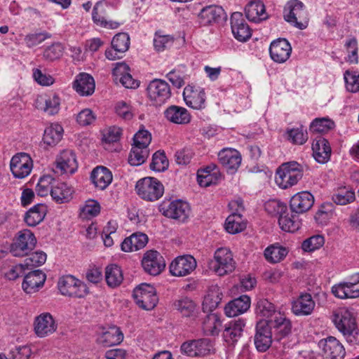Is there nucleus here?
Wrapping results in <instances>:
<instances>
[{
    "label": "nucleus",
    "instance_id": "f257e3e1",
    "mask_svg": "<svg viewBox=\"0 0 359 359\" xmlns=\"http://www.w3.org/2000/svg\"><path fill=\"white\" fill-rule=\"evenodd\" d=\"M331 319L348 344H359V329L353 312L346 308H339L332 312Z\"/></svg>",
    "mask_w": 359,
    "mask_h": 359
},
{
    "label": "nucleus",
    "instance_id": "f03ea898",
    "mask_svg": "<svg viewBox=\"0 0 359 359\" xmlns=\"http://www.w3.org/2000/svg\"><path fill=\"white\" fill-rule=\"evenodd\" d=\"M265 210L270 213L279 214L278 224L282 230L294 232L300 228V222L296 217L289 215L287 207L277 201H271L265 203Z\"/></svg>",
    "mask_w": 359,
    "mask_h": 359
},
{
    "label": "nucleus",
    "instance_id": "7ed1b4c3",
    "mask_svg": "<svg viewBox=\"0 0 359 359\" xmlns=\"http://www.w3.org/2000/svg\"><path fill=\"white\" fill-rule=\"evenodd\" d=\"M284 19L299 29H304L308 25V14L302 2L291 0L284 8Z\"/></svg>",
    "mask_w": 359,
    "mask_h": 359
},
{
    "label": "nucleus",
    "instance_id": "20e7f679",
    "mask_svg": "<svg viewBox=\"0 0 359 359\" xmlns=\"http://www.w3.org/2000/svg\"><path fill=\"white\" fill-rule=\"evenodd\" d=\"M57 288L62 295L74 298H83L89 292L86 285L72 275L60 277Z\"/></svg>",
    "mask_w": 359,
    "mask_h": 359
},
{
    "label": "nucleus",
    "instance_id": "39448f33",
    "mask_svg": "<svg viewBox=\"0 0 359 359\" xmlns=\"http://www.w3.org/2000/svg\"><path fill=\"white\" fill-rule=\"evenodd\" d=\"M135 189L142 199L154 201L159 199L163 194V184L156 178L144 177L137 181Z\"/></svg>",
    "mask_w": 359,
    "mask_h": 359
},
{
    "label": "nucleus",
    "instance_id": "423d86ee",
    "mask_svg": "<svg viewBox=\"0 0 359 359\" xmlns=\"http://www.w3.org/2000/svg\"><path fill=\"white\" fill-rule=\"evenodd\" d=\"M147 93L151 104L155 107L162 106L171 97L170 85L162 79H155L150 81Z\"/></svg>",
    "mask_w": 359,
    "mask_h": 359
},
{
    "label": "nucleus",
    "instance_id": "0eeeda50",
    "mask_svg": "<svg viewBox=\"0 0 359 359\" xmlns=\"http://www.w3.org/2000/svg\"><path fill=\"white\" fill-rule=\"evenodd\" d=\"M136 304L147 311L153 309L158 302L155 288L147 283H142L136 287L133 292Z\"/></svg>",
    "mask_w": 359,
    "mask_h": 359
},
{
    "label": "nucleus",
    "instance_id": "6e6552de",
    "mask_svg": "<svg viewBox=\"0 0 359 359\" xmlns=\"http://www.w3.org/2000/svg\"><path fill=\"white\" fill-rule=\"evenodd\" d=\"M36 238L29 229L19 231L11 245V252L15 257H22L28 255L35 248Z\"/></svg>",
    "mask_w": 359,
    "mask_h": 359
},
{
    "label": "nucleus",
    "instance_id": "1a4fd4ad",
    "mask_svg": "<svg viewBox=\"0 0 359 359\" xmlns=\"http://www.w3.org/2000/svg\"><path fill=\"white\" fill-rule=\"evenodd\" d=\"M264 320L267 323L269 327L272 330L274 340L280 341L291 332V321L285 313L280 311L276 313L273 318Z\"/></svg>",
    "mask_w": 359,
    "mask_h": 359
},
{
    "label": "nucleus",
    "instance_id": "9d476101",
    "mask_svg": "<svg viewBox=\"0 0 359 359\" xmlns=\"http://www.w3.org/2000/svg\"><path fill=\"white\" fill-rule=\"evenodd\" d=\"M323 359H343L346 351L343 344L334 337L330 336L318 342Z\"/></svg>",
    "mask_w": 359,
    "mask_h": 359
},
{
    "label": "nucleus",
    "instance_id": "9b49d317",
    "mask_svg": "<svg viewBox=\"0 0 359 359\" xmlns=\"http://www.w3.org/2000/svg\"><path fill=\"white\" fill-rule=\"evenodd\" d=\"M32 167V160L25 153L18 154L11 160V170L15 178H25L30 173Z\"/></svg>",
    "mask_w": 359,
    "mask_h": 359
},
{
    "label": "nucleus",
    "instance_id": "f8f14e48",
    "mask_svg": "<svg viewBox=\"0 0 359 359\" xmlns=\"http://www.w3.org/2000/svg\"><path fill=\"white\" fill-rule=\"evenodd\" d=\"M273 337L272 330L269 327L267 323L263 320L257 322L254 337L257 350L259 352L267 351L271 345Z\"/></svg>",
    "mask_w": 359,
    "mask_h": 359
},
{
    "label": "nucleus",
    "instance_id": "ddd939ff",
    "mask_svg": "<svg viewBox=\"0 0 359 359\" xmlns=\"http://www.w3.org/2000/svg\"><path fill=\"white\" fill-rule=\"evenodd\" d=\"M231 27L234 37L239 41H246L252 36L251 29L241 12H234L231 15Z\"/></svg>",
    "mask_w": 359,
    "mask_h": 359
},
{
    "label": "nucleus",
    "instance_id": "4468645a",
    "mask_svg": "<svg viewBox=\"0 0 359 359\" xmlns=\"http://www.w3.org/2000/svg\"><path fill=\"white\" fill-rule=\"evenodd\" d=\"M292 53L290 43L285 39H278L271 42L269 53L271 59L278 63H283L287 60Z\"/></svg>",
    "mask_w": 359,
    "mask_h": 359
},
{
    "label": "nucleus",
    "instance_id": "2eb2a0df",
    "mask_svg": "<svg viewBox=\"0 0 359 359\" xmlns=\"http://www.w3.org/2000/svg\"><path fill=\"white\" fill-rule=\"evenodd\" d=\"M313 203V196L309 191H302L291 198L290 207L292 212L302 214L310 210Z\"/></svg>",
    "mask_w": 359,
    "mask_h": 359
},
{
    "label": "nucleus",
    "instance_id": "dca6fc26",
    "mask_svg": "<svg viewBox=\"0 0 359 359\" xmlns=\"http://www.w3.org/2000/svg\"><path fill=\"white\" fill-rule=\"evenodd\" d=\"M57 329V325L53 316L44 313L36 317L34 322V331L39 337H45L53 334Z\"/></svg>",
    "mask_w": 359,
    "mask_h": 359
},
{
    "label": "nucleus",
    "instance_id": "f3484780",
    "mask_svg": "<svg viewBox=\"0 0 359 359\" xmlns=\"http://www.w3.org/2000/svg\"><path fill=\"white\" fill-rule=\"evenodd\" d=\"M183 97L186 104L193 109H201L205 107V94L203 89L187 86L184 89Z\"/></svg>",
    "mask_w": 359,
    "mask_h": 359
},
{
    "label": "nucleus",
    "instance_id": "a211bd4d",
    "mask_svg": "<svg viewBox=\"0 0 359 359\" xmlns=\"http://www.w3.org/2000/svg\"><path fill=\"white\" fill-rule=\"evenodd\" d=\"M46 279V275L43 271H30L25 275L22 287L27 294L36 292L43 286Z\"/></svg>",
    "mask_w": 359,
    "mask_h": 359
},
{
    "label": "nucleus",
    "instance_id": "6ab92c4d",
    "mask_svg": "<svg viewBox=\"0 0 359 359\" xmlns=\"http://www.w3.org/2000/svg\"><path fill=\"white\" fill-rule=\"evenodd\" d=\"M76 156L72 150H64L56 159V168L61 174H73L77 170Z\"/></svg>",
    "mask_w": 359,
    "mask_h": 359
},
{
    "label": "nucleus",
    "instance_id": "aec40b11",
    "mask_svg": "<svg viewBox=\"0 0 359 359\" xmlns=\"http://www.w3.org/2000/svg\"><path fill=\"white\" fill-rule=\"evenodd\" d=\"M111 6L105 1H100L95 5L92 17L93 22L102 27L111 29L112 22L108 20V13L110 11Z\"/></svg>",
    "mask_w": 359,
    "mask_h": 359
},
{
    "label": "nucleus",
    "instance_id": "412c9836",
    "mask_svg": "<svg viewBox=\"0 0 359 359\" xmlns=\"http://www.w3.org/2000/svg\"><path fill=\"white\" fill-rule=\"evenodd\" d=\"M73 88L81 96L91 95L95 88L93 77L87 73H80L73 82Z\"/></svg>",
    "mask_w": 359,
    "mask_h": 359
},
{
    "label": "nucleus",
    "instance_id": "4be33fe9",
    "mask_svg": "<svg viewBox=\"0 0 359 359\" xmlns=\"http://www.w3.org/2000/svg\"><path fill=\"white\" fill-rule=\"evenodd\" d=\"M190 208L188 203L182 201L171 202L164 211L165 216L181 222H184L189 217Z\"/></svg>",
    "mask_w": 359,
    "mask_h": 359
},
{
    "label": "nucleus",
    "instance_id": "5701e85b",
    "mask_svg": "<svg viewBox=\"0 0 359 359\" xmlns=\"http://www.w3.org/2000/svg\"><path fill=\"white\" fill-rule=\"evenodd\" d=\"M222 165L229 172H233L241 163V156L238 151L231 149H224L218 154Z\"/></svg>",
    "mask_w": 359,
    "mask_h": 359
},
{
    "label": "nucleus",
    "instance_id": "b1692460",
    "mask_svg": "<svg viewBox=\"0 0 359 359\" xmlns=\"http://www.w3.org/2000/svg\"><path fill=\"white\" fill-rule=\"evenodd\" d=\"M245 325L244 320L238 318L229 322L224 327L223 337L226 342L233 344L241 337L243 327Z\"/></svg>",
    "mask_w": 359,
    "mask_h": 359
},
{
    "label": "nucleus",
    "instance_id": "393cba45",
    "mask_svg": "<svg viewBox=\"0 0 359 359\" xmlns=\"http://www.w3.org/2000/svg\"><path fill=\"white\" fill-rule=\"evenodd\" d=\"M315 308V302L309 293L301 294L292 302V310L296 316H309Z\"/></svg>",
    "mask_w": 359,
    "mask_h": 359
},
{
    "label": "nucleus",
    "instance_id": "a878e982",
    "mask_svg": "<svg viewBox=\"0 0 359 359\" xmlns=\"http://www.w3.org/2000/svg\"><path fill=\"white\" fill-rule=\"evenodd\" d=\"M313 156L316 161L326 163L331 155V147L328 141L323 137H318L312 144Z\"/></svg>",
    "mask_w": 359,
    "mask_h": 359
},
{
    "label": "nucleus",
    "instance_id": "bb28decb",
    "mask_svg": "<svg viewBox=\"0 0 359 359\" xmlns=\"http://www.w3.org/2000/svg\"><path fill=\"white\" fill-rule=\"evenodd\" d=\"M224 14L222 7L211 5L203 8L198 14L200 23L203 26L218 22Z\"/></svg>",
    "mask_w": 359,
    "mask_h": 359
},
{
    "label": "nucleus",
    "instance_id": "cd10ccee",
    "mask_svg": "<svg viewBox=\"0 0 359 359\" xmlns=\"http://www.w3.org/2000/svg\"><path fill=\"white\" fill-rule=\"evenodd\" d=\"M72 187L65 182L54 179V183L50 189V196L54 201L57 203H67L72 198Z\"/></svg>",
    "mask_w": 359,
    "mask_h": 359
},
{
    "label": "nucleus",
    "instance_id": "c85d7f7f",
    "mask_svg": "<svg viewBox=\"0 0 359 359\" xmlns=\"http://www.w3.org/2000/svg\"><path fill=\"white\" fill-rule=\"evenodd\" d=\"M250 306V297L247 295H241L229 302L224 308V312L227 316L234 317L247 311Z\"/></svg>",
    "mask_w": 359,
    "mask_h": 359
},
{
    "label": "nucleus",
    "instance_id": "c756f323",
    "mask_svg": "<svg viewBox=\"0 0 359 359\" xmlns=\"http://www.w3.org/2000/svg\"><path fill=\"white\" fill-rule=\"evenodd\" d=\"M90 180L95 187L104 190L111 182L112 175L107 168L97 166L92 170Z\"/></svg>",
    "mask_w": 359,
    "mask_h": 359
},
{
    "label": "nucleus",
    "instance_id": "7c9ffc66",
    "mask_svg": "<svg viewBox=\"0 0 359 359\" xmlns=\"http://www.w3.org/2000/svg\"><path fill=\"white\" fill-rule=\"evenodd\" d=\"M148 243V237L142 232H135L124 239L121 244V250L124 252L137 251L143 248Z\"/></svg>",
    "mask_w": 359,
    "mask_h": 359
},
{
    "label": "nucleus",
    "instance_id": "2f4dec72",
    "mask_svg": "<svg viewBox=\"0 0 359 359\" xmlns=\"http://www.w3.org/2000/svg\"><path fill=\"white\" fill-rule=\"evenodd\" d=\"M168 121L176 124H187L191 120L188 111L182 107L171 105L164 111Z\"/></svg>",
    "mask_w": 359,
    "mask_h": 359
},
{
    "label": "nucleus",
    "instance_id": "473e14b6",
    "mask_svg": "<svg viewBox=\"0 0 359 359\" xmlns=\"http://www.w3.org/2000/svg\"><path fill=\"white\" fill-rule=\"evenodd\" d=\"M142 264L144 269H164L166 265L163 257L154 250H148L144 253Z\"/></svg>",
    "mask_w": 359,
    "mask_h": 359
},
{
    "label": "nucleus",
    "instance_id": "72a5a7b5",
    "mask_svg": "<svg viewBox=\"0 0 359 359\" xmlns=\"http://www.w3.org/2000/svg\"><path fill=\"white\" fill-rule=\"evenodd\" d=\"M246 18L255 22L265 20L267 15L265 13V6L260 1H252L245 8Z\"/></svg>",
    "mask_w": 359,
    "mask_h": 359
},
{
    "label": "nucleus",
    "instance_id": "f704fd0d",
    "mask_svg": "<svg viewBox=\"0 0 359 359\" xmlns=\"http://www.w3.org/2000/svg\"><path fill=\"white\" fill-rule=\"evenodd\" d=\"M47 208L44 204L38 203L31 208L25 215V222L29 226H35L43 221L46 215Z\"/></svg>",
    "mask_w": 359,
    "mask_h": 359
},
{
    "label": "nucleus",
    "instance_id": "c9c22d12",
    "mask_svg": "<svg viewBox=\"0 0 359 359\" xmlns=\"http://www.w3.org/2000/svg\"><path fill=\"white\" fill-rule=\"evenodd\" d=\"M215 259L217 263L213 269H220L224 268H235V262L233 259L231 252L224 248L217 250L215 253Z\"/></svg>",
    "mask_w": 359,
    "mask_h": 359
},
{
    "label": "nucleus",
    "instance_id": "e433bc0d",
    "mask_svg": "<svg viewBox=\"0 0 359 359\" xmlns=\"http://www.w3.org/2000/svg\"><path fill=\"white\" fill-rule=\"evenodd\" d=\"M64 130L59 123H52L47 127L43 134V142L45 144L53 146L57 144L62 139Z\"/></svg>",
    "mask_w": 359,
    "mask_h": 359
},
{
    "label": "nucleus",
    "instance_id": "4c0bfd02",
    "mask_svg": "<svg viewBox=\"0 0 359 359\" xmlns=\"http://www.w3.org/2000/svg\"><path fill=\"white\" fill-rule=\"evenodd\" d=\"M149 156V149L147 147L132 144L128 156V163L132 166L142 165Z\"/></svg>",
    "mask_w": 359,
    "mask_h": 359
},
{
    "label": "nucleus",
    "instance_id": "58836bf2",
    "mask_svg": "<svg viewBox=\"0 0 359 359\" xmlns=\"http://www.w3.org/2000/svg\"><path fill=\"white\" fill-rule=\"evenodd\" d=\"M100 205L98 201L93 199L86 201L79 209V217L81 219H91L100 212Z\"/></svg>",
    "mask_w": 359,
    "mask_h": 359
},
{
    "label": "nucleus",
    "instance_id": "ea45409f",
    "mask_svg": "<svg viewBox=\"0 0 359 359\" xmlns=\"http://www.w3.org/2000/svg\"><path fill=\"white\" fill-rule=\"evenodd\" d=\"M130 46V37L127 33L121 32L114 36V60L121 58L122 54L127 51Z\"/></svg>",
    "mask_w": 359,
    "mask_h": 359
},
{
    "label": "nucleus",
    "instance_id": "a19ab883",
    "mask_svg": "<svg viewBox=\"0 0 359 359\" xmlns=\"http://www.w3.org/2000/svg\"><path fill=\"white\" fill-rule=\"evenodd\" d=\"M173 306L184 317L191 316L196 308L194 302L187 297H182L175 300Z\"/></svg>",
    "mask_w": 359,
    "mask_h": 359
},
{
    "label": "nucleus",
    "instance_id": "79ce46f5",
    "mask_svg": "<svg viewBox=\"0 0 359 359\" xmlns=\"http://www.w3.org/2000/svg\"><path fill=\"white\" fill-rule=\"evenodd\" d=\"M353 290L352 285H351L349 280L340 282L332 287V293L336 297L341 299L356 298Z\"/></svg>",
    "mask_w": 359,
    "mask_h": 359
},
{
    "label": "nucleus",
    "instance_id": "37998d69",
    "mask_svg": "<svg viewBox=\"0 0 359 359\" xmlns=\"http://www.w3.org/2000/svg\"><path fill=\"white\" fill-rule=\"evenodd\" d=\"M246 227L241 213L233 212L226 220L225 229L229 233L235 234L242 231Z\"/></svg>",
    "mask_w": 359,
    "mask_h": 359
},
{
    "label": "nucleus",
    "instance_id": "c03bdc74",
    "mask_svg": "<svg viewBox=\"0 0 359 359\" xmlns=\"http://www.w3.org/2000/svg\"><path fill=\"white\" fill-rule=\"evenodd\" d=\"M197 262L195 258L190 255H184L177 257L169 266V269H196Z\"/></svg>",
    "mask_w": 359,
    "mask_h": 359
},
{
    "label": "nucleus",
    "instance_id": "a18cd8bd",
    "mask_svg": "<svg viewBox=\"0 0 359 359\" xmlns=\"http://www.w3.org/2000/svg\"><path fill=\"white\" fill-rule=\"evenodd\" d=\"M46 254L42 251L32 253L27 257L23 264H20V269H32L42 266L46 261Z\"/></svg>",
    "mask_w": 359,
    "mask_h": 359
},
{
    "label": "nucleus",
    "instance_id": "49530a36",
    "mask_svg": "<svg viewBox=\"0 0 359 359\" xmlns=\"http://www.w3.org/2000/svg\"><path fill=\"white\" fill-rule=\"evenodd\" d=\"M283 170L288 174L292 179V184H296L302 179L304 170V166L296 161L284 163L281 165Z\"/></svg>",
    "mask_w": 359,
    "mask_h": 359
},
{
    "label": "nucleus",
    "instance_id": "de8ad7c7",
    "mask_svg": "<svg viewBox=\"0 0 359 359\" xmlns=\"http://www.w3.org/2000/svg\"><path fill=\"white\" fill-rule=\"evenodd\" d=\"M222 327V323L215 313H211L206 316L203 321V328L206 334L217 335Z\"/></svg>",
    "mask_w": 359,
    "mask_h": 359
},
{
    "label": "nucleus",
    "instance_id": "09e8293b",
    "mask_svg": "<svg viewBox=\"0 0 359 359\" xmlns=\"http://www.w3.org/2000/svg\"><path fill=\"white\" fill-rule=\"evenodd\" d=\"M287 254L285 248L276 245H271L264 251L266 259L271 263H277L280 262Z\"/></svg>",
    "mask_w": 359,
    "mask_h": 359
},
{
    "label": "nucleus",
    "instance_id": "8fccbe9b",
    "mask_svg": "<svg viewBox=\"0 0 359 359\" xmlns=\"http://www.w3.org/2000/svg\"><path fill=\"white\" fill-rule=\"evenodd\" d=\"M275 309L274 305L267 299H263L258 301L256 308V313L257 316L269 320L273 318L276 313H279Z\"/></svg>",
    "mask_w": 359,
    "mask_h": 359
},
{
    "label": "nucleus",
    "instance_id": "3c124183",
    "mask_svg": "<svg viewBox=\"0 0 359 359\" xmlns=\"http://www.w3.org/2000/svg\"><path fill=\"white\" fill-rule=\"evenodd\" d=\"M334 127V123L327 118H317L310 125V131L313 133H325Z\"/></svg>",
    "mask_w": 359,
    "mask_h": 359
},
{
    "label": "nucleus",
    "instance_id": "603ef678",
    "mask_svg": "<svg viewBox=\"0 0 359 359\" xmlns=\"http://www.w3.org/2000/svg\"><path fill=\"white\" fill-rule=\"evenodd\" d=\"M64 52V47L60 43H54L45 48L43 53V58L49 62L60 59Z\"/></svg>",
    "mask_w": 359,
    "mask_h": 359
},
{
    "label": "nucleus",
    "instance_id": "864d4df0",
    "mask_svg": "<svg viewBox=\"0 0 359 359\" xmlns=\"http://www.w3.org/2000/svg\"><path fill=\"white\" fill-rule=\"evenodd\" d=\"M287 140L294 144H304L308 140V134L302 128L287 130Z\"/></svg>",
    "mask_w": 359,
    "mask_h": 359
},
{
    "label": "nucleus",
    "instance_id": "5fc2aeb1",
    "mask_svg": "<svg viewBox=\"0 0 359 359\" xmlns=\"http://www.w3.org/2000/svg\"><path fill=\"white\" fill-rule=\"evenodd\" d=\"M168 166V161L163 151H157L152 156V161L150 163V168L152 170L161 172L165 170Z\"/></svg>",
    "mask_w": 359,
    "mask_h": 359
},
{
    "label": "nucleus",
    "instance_id": "6e6d98bb",
    "mask_svg": "<svg viewBox=\"0 0 359 359\" xmlns=\"http://www.w3.org/2000/svg\"><path fill=\"white\" fill-rule=\"evenodd\" d=\"M333 201L340 205H345L355 200V193L346 188H341L332 196Z\"/></svg>",
    "mask_w": 359,
    "mask_h": 359
},
{
    "label": "nucleus",
    "instance_id": "4d7b16f0",
    "mask_svg": "<svg viewBox=\"0 0 359 359\" xmlns=\"http://www.w3.org/2000/svg\"><path fill=\"white\" fill-rule=\"evenodd\" d=\"M54 179L55 178L50 175L41 177L36 187V191L38 195L46 196L49 193L50 194V189L54 183Z\"/></svg>",
    "mask_w": 359,
    "mask_h": 359
},
{
    "label": "nucleus",
    "instance_id": "13d9d810",
    "mask_svg": "<svg viewBox=\"0 0 359 359\" xmlns=\"http://www.w3.org/2000/svg\"><path fill=\"white\" fill-rule=\"evenodd\" d=\"M44 111L50 115L58 113L60 106V98L56 93H51L45 100Z\"/></svg>",
    "mask_w": 359,
    "mask_h": 359
},
{
    "label": "nucleus",
    "instance_id": "bf43d9fd",
    "mask_svg": "<svg viewBox=\"0 0 359 359\" xmlns=\"http://www.w3.org/2000/svg\"><path fill=\"white\" fill-rule=\"evenodd\" d=\"M325 243L323 236H313L306 239L302 244V248L305 252H313L321 248Z\"/></svg>",
    "mask_w": 359,
    "mask_h": 359
},
{
    "label": "nucleus",
    "instance_id": "052dcab7",
    "mask_svg": "<svg viewBox=\"0 0 359 359\" xmlns=\"http://www.w3.org/2000/svg\"><path fill=\"white\" fill-rule=\"evenodd\" d=\"M151 142V133L145 129H140L133 137V144L149 148Z\"/></svg>",
    "mask_w": 359,
    "mask_h": 359
},
{
    "label": "nucleus",
    "instance_id": "680f3d73",
    "mask_svg": "<svg viewBox=\"0 0 359 359\" xmlns=\"http://www.w3.org/2000/svg\"><path fill=\"white\" fill-rule=\"evenodd\" d=\"M173 41V37L170 35H158L156 34L154 39V46L157 51L161 52L171 46Z\"/></svg>",
    "mask_w": 359,
    "mask_h": 359
},
{
    "label": "nucleus",
    "instance_id": "e2e57ef3",
    "mask_svg": "<svg viewBox=\"0 0 359 359\" xmlns=\"http://www.w3.org/2000/svg\"><path fill=\"white\" fill-rule=\"evenodd\" d=\"M96 116L93 111L88 109L81 110L76 116V121L81 126L91 125L95 121Z\"/></svg>",
    "mask_w": 359,
    "mask_h": 359
},
{
    "label": "nucleus",
    "instance_id": "0e129e2a",
    "mask_svg": "<svg viewBox=\"0 0 359 359\" xmlns=\"http://www.w3.org/2000/svg\"><path fill=\"white\" fill-rule=\"evenodd\" d=\"M275 180L276 183L281 189H287L294 185V184H292V179L289 177L285 170H283L282 165L276 171Z\"/></svg>",
    "mask_w": 359,
    "mask_h": 359
},
{
    "label": "nucleus",
    "instance_id": "69168bd1",
    "mask_svg": "<svg viewBox=\"0 0 359 359\" xmlns=\"http://www.w3.org/2000/svg\"><path fill=\"white\" fill-rule=\"evenodd\" d=\"M222 298L219 297V290L215 288L210 291L204 298L203 306L208 307L210 310L216 309Z\"/></svg>",
    "mask_w": 359,
    "mask_h": 359
},
{
    "label": "nucleus",
    "instance_id": "338daca9",
    "mask_svg": "<svg viewBox=\"0 0 359 359\" xmlns=\"http://www.w3.org/2000/svg\"><path fill=\"white\" fill-rule=\"evenodd\" d=\"M115 111L118 116L125 120H130L133 117L131 106L125 101L116 103Z\"/></svg>",
    "mask_w": 359,
    "mask_h": 359
},
{
    "label": "nucleus",
    "instance_id": "774afa93",
    "mask_svg": "<svg viewBox=\"0 0 359 359\" xmlns=\"http://www.w3.org/2000/svg\"><path fill=\"white\" fill-rule=\"evenodd\" d=\"M346 88L351 92H359V75L346 71L344 74Z\"/></svg>",
    "mask_w": 359,
    "mask_h": 359
}]
</instances>
